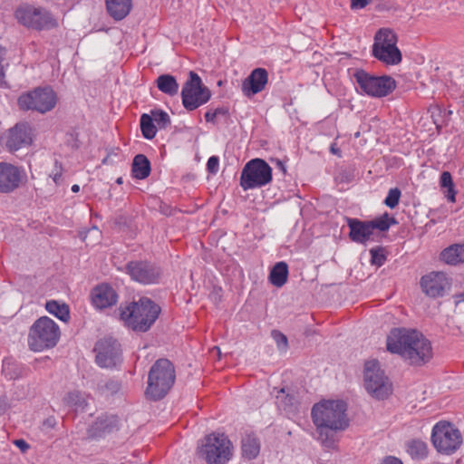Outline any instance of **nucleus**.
Here are the masks:
<instances>
[{"label":"nucleus","instance_id":"obj_1","mask_svg":"<svg viewBox=\"0 0 464 464\" xmlns=\"http://www.w3.org/2000/svg\"><path fill=\"white\" fill-rule=\"evenodd\" d=\"M311 416L318 433L317 440L327 450L336 449L339 441L336 431L343 430L348 427L344 401H321L313 406Z\"/></svg>","mask_w":464,"mask_h":464},{"label":"nucleus","instance_id":"obj_2","mask_svg":"<svg viewBox=\"0 0 464 464\" xmlns=\"http://www.w3.org/2000/svg\"><path fill=\"white\" fill-rule=\"evenodd\" d=\"M386 345L390 353L400 355L414 366L426 364L433 355L430 341L416 329H392L387 336Z\"/></svg>","mask_w":464,"mask_h":464},{"label":"nucleus","instance_id":"obj_3","mask_svg":"<svg viewBox=\"0 0 464 464\" xmlns=\"http://www.w3.org/2000/svg\"><path fill=\"white\" fill-rule=\"evenodd\" d=\"M160 314V307L148 297H141L121 308V319L136 332H146Z\"/></svg>","mask_w":464,"mask_h":464},{"label":"nucleus","instance_id":"obj_4","mask_svg":"<svg viewBox=\"0 0 464 464\" xmlns=\"http://www.w3.org/2000/svg\"><path fill=\"white\" fill-rule=\"evenodd\" d=\"M175 377L173 364L167 359H159L150 370L146 395L153 401L162 399L173 386Z\"/></svg>","mask_w":464,"mask_h":464},{"label":"nucleus","instance_id":"obj_5","mask_svg":"<svg viewBox=\"0 0 464 464\" xmlns=\"http://www.w3.org/2000/svg\"><path fill=\"white\" fill-rule=\"evenodd\" d=\"M198 454L207 464H227L232 458L233 446L224 433H211L198 446Z\"/></svg>","mask_w":464,"mask_h":464},{"label":"nucleus","instance_id":"obj_6","mask_svg":"<svg viewBox=\"0 0 464 464\" xmlns=\"http://www.w3.org/2000/svg\"><path fill=\"white\" fill-rule=\"evenodd\" d=\"M60 338L57 324L47 316L37 319L30 328L28 344L31 350L40 352L56 345Z\"/></svg>","mask_w":464,"mask_h":464},{"label":"nucleus","instance_id":"obj_7","mask_svg":"<svg viewBox=\"0 0 464 464\" xmlns=\"http://www.w3.org/2000/svg\"><path fill=\"white\" fill-rule=\"evenodd\" d=\"M353 77L358 92L368 96L384 97L396 88L394 79L388 75L376 76L360 69Z\"/></svg>","mask_w":464,"mask_h":464},{"label":"nucleus","instance_id":"obj_8","mask_svg":"<svg viewBox=\"0 0 464 464\" xmlns=\"http://www.w3.org/2000/svg\"><path fill=\"white\" fill-rule=\"evenodd\" d=\"M372 53L373 57L386 65L399 64L402 58L397 47V36L388 28H382L376 32Z\"/></svg>","mask_w":464,"mask_h":464},{"label":"nucleus","instance_id":"obj_9","mask_svg":"<svg viewBox=\"0 0 464 464\" xmlns=\"http://www.w3.org/2000/svg\"><path fill=\"white\" fill-rule=\"evenodd\" d=\"M14 16L24 26L37 31L58 26V20L45 8L23 5L16 8Z\"/></svg>","mask_w":464,"mask_h":464},{"label":"nucleus","instance_id":"obj_10","mask_svg":"<svg viewBox=\"0 0 464 464\" xmlns=\"http://www.w3.org/2000/svg\"><path fill=\"white\" fill-rule=\"evenodd\" d=\"M272 180V168L262 159H253L243 168L240 186L246 191L269 184Z\"/></svg>","mask_w":464,"mask_h":464},{"label":"nucleus","instance_id":"obj_11","mask_svg":"<svg viewBox=\"0 0 464 464\" xmlns=\"http://www.w3.org/2000/svg\"><path fill=\"white\" fill-rule=\"evenodd\" d=\"M431 441L439 452L450 455L462 444V436L453 424L439 421L432 428Z\"/></svg>","mask_w":464,"mask_h":464},{"label":"nucleus","instance_id":"obj_12","mask_svg":"<svg viewBox=\"0 0 464 464\" xmlns=\"http://www.w3.org/2000/svg\"><path fill=\"white\" fill-rule=\"evenodd\" d=\"M364 387L369 394L378 400L386 399L392 393V383L376 360L365 362Z\"/></svg>","mask_w":464,"mask_h":464},{"label":"nucleus","instance_id":"obj_13","mask_svg":"<svg viewBox=\"0 0 464 464\" xmlns=\"http://www.w3.org/2000/svg\"><path fill=\"white\" fill-rule=\"evenodd\" d=\"M57 102V97L50 87L35 88L24 92L18 98V105L24 111H35L45 113L53 110Z\"/></svg>","mask_w":464,"mask_h":464},{"label":"nucleus","instance_id":"obj_14","mask_svg":"<svg viewBox=\"0 0 464 464\" xmlns=\"http://www.w3.org/2000/svg\"><path fill=\"white\" fill-rule=\"evenodd\" d=\"M210 96L209 90L202 85L200 77L191 71L189 79L185 82L181 91L183 106L188 111L196 110L208 102Z\"/></svg>","mask_w":464,"mask_h":464},{"label":"nucleus","instance_id":"obj_15","mask_svg":"<svg viewBox=\"0 0 464 464\" xmlns=\"http://www.w3.org/2000/svg\"><path fill=\"white\" fill-rule=\"evenodd\" d=\"M96 362L102 368L116 367L121 362V351L120 343L112 338H104L97 342Z\"/></svg>","mask_w":464,"mask_h":464},{"label":"nucleus","instance_id":"obj_16","mask_svg":"<svg viewBox=\"0 0 464 464\" xmlns=\"http://www.w3.org/2000/svg\"><path fill=\"white\" fill-rule=\"evenodd\" d=\"M131 279L142 284H157L160 276V269L155 265L147 261H132L126 266Z\"/></svg>","mask_w":464,"mask_h":464},{"label":"nucleus","instance_id":"obj_17","mask_svg":"<svg viewBox=\"0 0 464 464\" xmlns=\"http://www.w3.org/2000/svg\"><path fill=\"white\" fill-rule=\"evenodd\" d=\"M33 131L29 124L19 122L11 128L5 140V146L11 152L31 145Z\"/></svg>","mask_w":464,"mask_h":464},{"label":"nucleus","instance_id":"obj_18","mask_svg":"<svg viewBox=\"0 0 464 464\" xmlns=\"http://www.w3.org/2000/svg\"><path fill=\"white\" fill-rule=\"evenodd\" d=\"M24 170L15 165L0 162V193H10L21 184Z\"/></svg>","mask_w":464,"mask_h":464},{"label":"nucleus","instance_id":"obj_19","mask_svg":"<svg viewBox=\"0 0 464 464\" xmlns=\"http://www.w3.org/2000/svg\"><path fill=\"white\" fill-rule=\"evenodd\" d=\"M268 83V72L264 68H256L242 82L241 92L246 98H252L263 92Z\"/></svg>","mask_w":464,"mask_h":464},{"label":"nucleus","instance_id":"obj_20","mask_svg":"<svg viewBox=\"0 0 464 464\" xmlns=\"http://www.w3.org/2000/svg\"><path fill=\"white\" fill-rule=\"evenodd\" d=\"M420 285L426 295L431 297L443 295L450 287L447 276L442 272H431L421 277Z\"/></svg>","mask_w":464,"mask_h":464},{"label":"nucleus","instance_id":"obj_21","mask_svg":"<svg viewBox=\"0 0 464 464\" xmlns=\"http://www.w3.org/2000/svg\"><path fill=\"white\" fill-rule=\"evenodd\" d=\"M121 420L116 415L104 414L97 420L88 429V436L92 439L105 437L114 431L119 430Z\"/></svg>","mask_w":464,"mask_h":464},{"label":"nucleus","instance_id":"obj_22","mask_svg":"<svg viewBox=\"0 0 464 464\" xmlns=\"http://www.w3.org/2000/svg\"><path fill=\"white\" fill-rule=\"evenodd\" d=\"M348 227L350 228L349 237L352 241L359 244H366L372 240V227L369 221H361L357 218H348Z\"/></svg>","mask_w":464,"mask_h":464},{"label":"nucleus","instance_id":"obj_23","mask_svg":"<svg viewBox=\"0 0 464 464\" xmlns=\"http://www.w3.org/2000/svg\"><path fill=\"white\" fill-rule=\"evenodd\" d=\"M92 301L96 308L104 309L117 303L118 295L111 285L103 284L92 290Z\"/></svg>","mask_w":464,"mask_h":464},{"label":"nucleus","instance_id":"obj_24","mask_svg":"<svg viewBox=\"0 0 464 464\" xmlns=\"http://www.w3.org/2000/svg\"><path fill=\"white\" fill-rule=\"evenodd\" d=\"M260 452V441L252 433L245 434L241 439V456L244 459H255Z\"/></svg>","mask_w":464,"mask_h":464},{"label":"nucleus","instance_id":"obj_25","mask_svg":"<svg viewBox=\"0 0 464 464\" xmlns=\"http://www.w3.org/2000/svg\"><path fill=\"white\" fill-rule=\"evenodd\" d=\"M440 259L450 266H458L464 263V243L453 244L446 247L440 253Z\"/></svg>","mask_w":464,"mask_h":464},{"label":"nucleus","instance_id":"obj_26","mask_svg":"<svg viewBox=\"0 0 464 464\" xmlns=\"http://www.w3.org/2000/svg\"><path fill=\"white\" fill-rule=\"evenodd\" d=\"M132 6L131 0H106L109 14L115 20H122L128 15Z\"/></svg>","mask_w":464,"mask_h":464},{"label":"nucleus","instance_id":"obj_27","mask_svg":"<svg viewBox=\"0 0 464 464\" xmlns=\"http://www.w3.org/2000/svg\"><path fill=\"white\" fill-rule=\"evenodd\" d=\"M132 176L138 179H146L150 173V162L143 154L134 157L131 167Z\"/></svg>","mask_w":464,"mask_h":464},{"label":"nucleus","instance_id":"obj_28","mask_svg":"<svg viewBox=\"0 0 464 464\" xmlns=\"http://www.w3.org/2000/svg\"><path fill=\"white\" fill-rule=\"evenodd\" d=\"M273 393L277 407L285 411H291L297 401L295 396L286 392L285 388H274Z\"/></svg>","mask_w":464,"mask_h":464},{"label":"nucleus","instance_id":"obj_29","mask_svg":"<svg viewBox=\"0 0 464 464\" xmlns=\"http://www.w3.org/2000/svg\"><path fill=\"white\" fill-rule=\"evenodd\" d=\"M287 277L288 266L283 261L276 263L269 274L270 283L276 287H282L286 283Z\"/></svg>","mask_w":464,"mask_h":464},{"label":"nucleus","instance_id":"obj_30","mask_svg":"<svg viewBox=\"0 0 464 464\" xmlns=\"http://www.w3.org/2000/svg\"><path fill=\"white\" fill-rule=\"evenodd\" d=\"M158 89L169 96H174L179 92V83L174 76L170 74H161L156 80Z\"/></svg>","mask_w":464,"mask_h":464},{"label":"nucleus","instance_id":"obj_31","mask_svg":"<svg viewBox=\"0 0 464 464\" xmlns=\"http://www.w3.org/2000/svg\"><path fill=\"white\" fill-rule=\"evenodd\" d=\"M45 309L63 322H67L70 319L69 307L65 304H60L54 300L47 301Z\"/></svg>","mask_w":464,"mask_h":464},{"label":"nucleus","instance_id":"obj_32","mask_svg":"<svg viewBox=\"0 0 464 464\" xmlns=\"http://www.w3.org/2000/svg\"><path fill=\"white\" fill-rule=\"evenodd\" d=\"M440 186L444 190V195L448 201L454 203L456 201L457 190L452 180L451 174L449 171H443L440 177Z\"/></svg>","mask_w":464,"mask_h":464},{"label":"nucleus","instance_id":"obj_33","mask_svg":"<svg viewBox=\"0 0 464 464\" xmlns=\"http://www.w3.org/2000/svg\"><path fill=\"white\" fill-rule=\"evenodd\" d=\"M406 450L412 459H424L427 456V444L420 440H411L406 444Z\"/></svg>","mask_w":464,"mask_h":464},{"label":"nucleus","instance_id":"obj_34","mask_svg":"<svg viewBox=\"0 0 464 464\" xmlns=\"http://www.w3.org/2000/svg\"><path fill=\"white\" fill-rule=\"evenodd\" d=\"M140 130L147 140H152L156 136L157 127L151 115L144 113L140 116Z\"/></svg>","mask_w":464,"mask_h":464},{"label":"nucleus","instance_id":"obj_35","mask_svg":"<svg viewBox=\"0 0 464 464\" xmlns=\"http://www.w3.org/2000/svg\"><path fill=\"white\" fill-rule=\"evenodd\" d=\"M64 402L69 406L73 408L75 411H84L87 406V402L85 397L80 392H69L64 397Z\"/></svg>","mask_w":464,"mask_h":464},{"label":"nucleus","instance_id":"obj_36","mask_svg":"<svg viewBox=\"0 0 464 464\" xmlns=\"http://www.w3.org/2000/svg\"><path fill=\"white\" fill-rule=\"evenodd\" d=\"M369 222L372 227V231H374V229H378L382 232L387 231L392 225L397 223L396 219L391 217L388 213H384L382 216Z\"/></svg>","mask_w":464,"mask_h":464},{"label":"nucleus","instance_id":"obj_37","mask_svg":"<svg viewBox=\"0 0 464 464\" xmlns=\"http://www.w3.org/2000/svg\"><path fill=\"white\" fill-rule=\"evenodd\" d=\"M4 374L9 379L18 378L20 375V371L18 366L14 362L10 359H5L3 361V369Z\"/></svg>","mask_w":464,"mask_h":464},{"label":"nucleus","instance_id":"obj_38","mask_svg":"<svg viewBox=\"0 0 464 464\" xmlns=\"http://www.w3.org/2000/svg\"><path fill=\"white\" fill-rule=\"evenodd\" d=\"M371 264L377 266H382L386 261L384 248L376 246L370 249Z\"/></svg>","mask_w":464,"mask_h":464},{"label":"nucleus","instance_id":"obj_39","mask_svg":"<svg viewBox=\"0 0 464 464\" xmlns=\"http://www.w3.org/2000/svg\"><path fill=\"white\" fill-rule=\"evenodd\" d=\"M155 123L159 128L164 129L170 124V118L169 114L161 110H153L150 111Z\"/></svg>","mask_w":464,"mask_h":464},{"label":"nucleus","instance_id":"obj_40","mask_svg":"<svg viewBox=\"0 0 464 464\" xmlns=\"http://www.w3.org/2000/svg\"><path fill=\"white\" fill-rule=\"evenodd\" d=\"M401 192L398 188H391L384 199V204L390 208H394L398 206Z\"/></svg>","mask_w":464,"mask_h":464},{"label":"nucleus","instance_id":"obj_41","mask_svg":"<svg viewBox=\"0 0 464 464\" xmlns=\"http://www.w3.org/2000/svg\"><path fill=\"white\" fill-rule=\"evenodd\" d=\"M228 115V110L225 107H218L214 111H208L205 113V119L208 122H215L218 117H227Z\"/></svg>","mask_w":464,"mask_h":464},{"label":"nucleus","instance_id":"obj_42","mask_svg":"<svg viewBox=\"0 0 464 464\" xmlns=\"http://www.w3.org/2000/svg\"><path fill=\"white\" fill-rule=\"evenodd\" d=\"M271 335L276 342L277 348L281 351H286L288 346L287 337L277 330H273Z\"/></svg>","mask_w":464,"mask_h":464},{"label":"nucleus","instance_id":"obj_43","mask_svg":"<svg viewBox=\"0 0 464 464\" xmlns=\"http://www.w3.org/2000/svg\"><path fill=\"white\" fill-rule=\"evenodd\" d=\"M6 53L7 52L5 48H0V87L6 86V82L5 81V70L9 65L5 59Z\"/></svg>","mask_w":464,"mask_h":464},{"label":"nucleus","instance_id":"obj_44","mask_svg":"<svg viewBox=\"0 0 464 464\" xmlns=\"http://www.w3.org/2000/svg\"><path fill=\"white\" fill-rule=\"evenodd\" d=\"M219 169V158L211 156L207 162V170L211 174H217Z\"/></svg>","mask_w":464,"mask_h":464},{"label":"nucleus","instance_id":"obj_45","mask_svg":"<svg viewBox=\"0 0 464 464\" xmlns=\"http://www.w3.org/2000/svg\"><path fill=\"white\" fill-rule=\"evenodd\" d=\"M370 3L369 0H351V9L352 10H360L363 9Z\"/></svg>","mask_w":464,"mask_h":464},{"label":"nucleus","instance_id":"obj_46","mask_svg":"<svg viewBox=\"0 0 464 464\" xmlns=\"http://www.w3.org/2000/svg\"><path fill=\"white\" fill-rule=\"evenodd\" d=\"M382 464H402L401 460L395 457H387Z\"/></svg>","mask_w":464,"mask_h":464},{"label":"nucleus","instance_id":"obj_47","mask_svg":"<svg viewBox=\"0 0 464 464\" xmlns=\"http://www.w3.org/2000/svg\"><path fill=\"white\" fill-rule=\"evenodd\" d=\"M14 444L22 450L25 451L29 449V445L24 440H16Z\"/></svg>","mask_w":464,"mask_h":464},{"label":"nucleus","instance_id":"obj_48","mask_svg":"<svg viewBox=\"0 0 464 464\" xmlns=\"http://www.w3.org/2000/svg\"><path fill=\"white\" fill-rule=\"evenodd\" d=\"M330 151L334 154V155H337L338 157H341V150L339 148L336 147V144L335 143H333L330 147Z\"/></svg>","mask_w":464,"mask_h":464},{"label":"nucleus","instance_id":"obj_49","mask_svg":"<svg viewBox=\"0 0 464 464\" xmlns=\"http://www.w3.org/2000/svg\"><path fill=\"white\" fill-rule=\"evenodd\" d=\"M62 177H63V175H62V173H61V172H56V173H54V174L52 176L53 180V182H54L56 185L60 184V182H61V180H62Z\"/></svg>","mask_w":464,"mask_h":464},{"label":"nucleus","instance_id":"obj_50","mask_svg":"<svg viewBox=\"0 0 464 464\" xmlns=\"http://www.w3.org/2000/svg\"><path fill=\"white\" fill-rule=\"evenodd\" d=\"M454 298L457 305L464 304V293L455 295Z\"/></svg>","mask_w":464,"mask_h":464},{"label":"nucleus","instance_id":"obj_51","mask_svg":"<svg viewBox=\"0 0 464 464\" xmlns=\"http://www.w3.org/2000/svg\"><path fill=\"white\" fill-rule=\"evenodd\" d=\"M276 167L278 169H280L283 171L284 174L286 172L285 165V163L282 160H276Z\"/></svg>","mask_w":464,"mask_h":464},{"label":"nucleus","instance_id":"obj_52","mask_svg":"<svg viewBox=\"0 0 464 464\" xmlns=\"http://www.w3.org/2000/svg\"><path fill=\"white\" fill-rule=\"evenodd\" d=\"M80 190V186L77 184H74L72 186V191L74 193H77Z\"/></svg>","mask_w":464,"mask_h":464},{"label":"nucleus","instance_id":"obj_53","mask_svg":"<svg viewBox=\"0 0 464 464\" xmlns=\"http://www.w3.org/2000/svg\"><path fill=\"white\" fill-rule=\"evenodd\" d=\"M116 182H117L118 184H121V183H122V178H118V179H117V180H116Z\"/></svg>","mask_w":464,"mask_h":464}]
</instances>
